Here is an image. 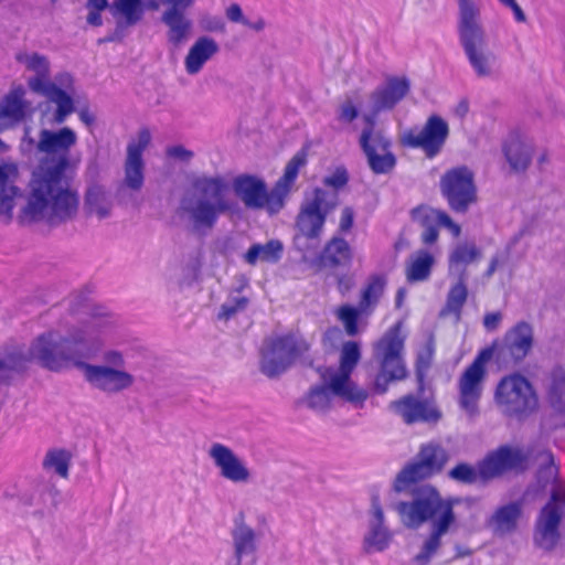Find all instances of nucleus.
Returning a JSON list of instances; mask_svg holds the SVG:
<instances>
[{
  "label": "nucleus",
  "mask_w": 565,
  "mask_h": 565,
  "mask_svg": "<svg viewBox=\"0 0 565 565\" xmlns=\"http://www.w3.org/2000/svg\"><path fill=\"white\" fill-rule=\"evenodd\" d=\"M76 141L75 131L68 127L40 131L38 151L55 157L43 160L32 174L28 202L22 210L31 222L58 226L77 215L79 195L65 174L70 166L68 152Z\"/></svg>",
  "instance_id": "1"
},
{
  "label": "nucleus",
  "mask_w": 565,
  "mask_h": 565,
  "mask_svg": "<svg viewBox=\"0 0 565 565\" xmlns=\"http://www.w3.org/2000/svg\"><path fill=\"white\" fill-rule=\"evenodd\" d=\"M116 324L114 315L96 307L89 317L78 324L70 326L65 331L51 329L33 339L28 349L17 345L11 351L21 358L23 373L30 362L60 373L68 369L79 370L84 361L93 360L104 347L103 335Z\"/></svg>",
  "instance_id": "2"
},
{
  "label": "nucleus",
  "mask_w": 565,
  "mask_h": 565,
  "mask_svg": "<svg viewBox=\"0 0 565 565\" xmlns=\"http://www.w3.org/2000/svg\"><path fill=\"white\" fill-rule=\"evenodd\" d=\"M460 501L461 499L457 497L444 498L433 486H423L414 491L411 501L395 504V511L406 527L416 530L430 522V533L415 556V561L420 565L430 562L441 546V537L456 524L454 508Z\"/></svg>",
  "instance_id": "3"
},
{
  "label": "nucleus",
  "mask_w": 565,
  "mask_h": 565,
  "mask_svg": "<svg viewBox=\"0 0 565 565\" xmlns=\"http://www.w3.org/2000/svg\"><path fill=\"white\" fill-rule=\"evenodd\" d=\"M230 182L222 174L193 175L175 214L192 232L205 234L216 226L222 215L236 212L237 203L230 198Z\"/></svg>",
  "instance_id": "4"
},
{
  "label": "nucleus",
  "mask_w": 565,
  "mask_h": 565,
  "mask_svg": "<svg viewBox=\"0 0 565 565\" xmlns=\"http://www.w3.org/2000/svg\"><path fill=\"white\" fill-rule=\"evenodd\" d=\"M458 35L465 55L478 77H490L494 74L497 56L489 49L480 10L472 0H458Z\"/></svg>",
  "instance_id": "5"
},
{
  "label": "nucleus",
  "mask_w": 565,
  "mask_h": 565,
  "mask_svg": "<svg viewBox=\"0 0 565 565\" xmlns=\"http://www.w3.org/2000/svg\"><path fill=\"white\" fill-rule=\"evenodd\" d=\"M527 456L519 448L501 446L488 454L476 466L468 462H459L451 468L447 476L450 480L461 484H487L489 481L500 478L505 472L523 469Z\"/></svg>",
  "instance_id": "6"
},
{
  "label": "nucleus",
  "mask_w": 565,
  "mask_h": 565,
  "mask_svg": "<svg viewBox=\"0 0 565 565\" xmlns=\"http://www.w3.org/2000/svg\"><path fill=\"white\" fill-rule=\"evenodd\" d=\"M402 322L390 327L385 333L373 344V360L379 365L374 379V391L377 394L387 392L391 383L407 377V367L404 360L405 338L401 334Z\"/></svg>",
  "instance_id": "7"
},
{
  "label": "nucleus",
  "mask_w": 565,
  "mask_h": 565,
  "mask_svg": "<svg viewBox=\"0 0 565 565\" xmlns=\"http://www.w3.org/2000/svg\"><path fill=\"white\" fill-rule=\"evenodd\" d=\"M309 350L310 343L297 333L265 340L260 349L259 371L269 379H276L298 360L303 365L313 366Z\"/></svg>",
  "instance_id": "8"
},
{
  "label": "nucleus",
  "mask_w": 565,
  "mask_h": 565,
  "mask_svg": "<svg viewBox=\"0 0 565 565\" xmlns=\"http://www.w3.org/2000/svg\"><path fill=\"white\" fill-rule=\"evenodd\" d=\"M15 58L19 63L24 64L28 70L36 74L34 77L29 79V87L31 90L46 97L50 103H54L56 105V110L51 120L52 124H63L67 116L75 110L74 102L64 89L47 81L50 72V63L47 58L39 53H18Z\"/></svg>",
  "instance_id": "9"
},
{
  "label": "nucleus",
  "mask_w": 565,
  "mask_h": 565,
  "mask_svg": "<svg viewBox=\"0 0 565 565\" xmlns=\"http://www.w3.org/2000/svg\"><path fill=\"white\" fill-rule=\"evenodd\" d=\"M448 460V451L439 444L422 445L414 460L397 473L393 483L394 491L403 492L414 483L439 475Z\"/></svg>",
  "instance_id": "10"
},
{
  "label": "nucleus",
  "mask_w": 565,
  "mask_h": 565,
  "mask_svg": "<svg viewBox=\"0 0 565 565\" xmlns=\"http://www.w3.org/2000/svg\"><path fill=\"white\" fill-rule=\"evenodd\" d=\"M494 399L501 412L509 417H524L537 407V396L529 380L521 374H511L498 383Z\"/></svg>",
  "instance_id": "11"
},
{
  "label": "nucleus",
  "mask_w": 565,
  "mask_h": 565,
  "mask_svg": "<svg viewBox=\"0 0 565 565\" xmlns=\"http://www.w3.org/2000/svg\"><path fill=\"white\" fill-rule=\"evenodd\" d=\"M495 345L482 349L458 379V405L471 418L479 415V403L487 377V363L493 358Z\"/></svg>",
  "instance_id": "12"
},
{
  "label": "nucleus",
  "mask_w": 565,
  "mask_h": 565,
  "mask_svg": "<svg viewBox=\"0 0 565 565\" xmlns=\"http://www.w3.org/2000/svg\"><path fill=\"white\" fill-rule=\"evenodd\" d=\"M439 189L449 209L455 213H467L478 201L475 172L465 164L446 170L440 177Z\"/></svg>",
  "instance_id": "13"
},
{
  "label": "nucleus",
  "mask_w": 565,
  "mask_h": 565,
  "mask_svg": "<svg viewBox=\"0 0 565 565\" xmlns=\"http://www.w3.org/2000/svg\"><path fill=\"white\" fill-rule=\"evenodd\" d=\"M361 360V348L355 341H347L340 351V365L338 371L326 369L322 377L330 375V387L334 396L347 402L363 403L367 398L364 390L359 388L351 380V374Z\"/></svg>",
  "instance_id": "14"
},
{
  "label": "nucleus",
  "mask_w": 565,
  "mask_h": 565,
  "mask_svg": "<svg viewBox=\"0 0 565 565\" xmlns=\"http://www.w3.org/2000/svg\"><path fill=\"white\" fill-rule=\"evenodd\" d=\"M338 206L337 193L316 188L312 198L301 204L296 217V228L307 239H319L327 216Z\"/></svg>",
  "instance_id": "15"
},
{
  "label": "nucleus",
  "mask_w": 565,
  "mask_h": 565,
  "mask_svg": "<svg viewBox=\"0 0 565 565\" xmlns=\"http://www.w3.org/2000/svg\"><path fill=\"white\" fill-rule=\"evenodd\" d=\"M232 189L246 210H266L269 215L278 214L285 206L274 196V186L268 190L264 179L255 174L242 173L232 181Z\"/></svg>",
  "instance_id": "16"
},
{
  "label": "nucleus",
  "mask_w": 565,
  "mask_h": 565,
  "mask_svg": "<svg viewBox=\"0 0 565 565\" xmlns=\"http://www.w3.org/2000/svg\"><path fill=\"white\" fill-rule=\"evenodd\" d=\"M449 136V126L440 116H430L425 125L404 132L401 143L404 147L422 149L427 158H435L443 150Z\"/></svg>",
  "instance_id": "17"
},
{
  "label": "nucleus",
  "mask_w": 565,
  "mask_h": 565,
  "mask_svg": "<svg viewBox=\"0 0 565 565\" xmlns=\"http://www.w3.org/2000/svg\"><path fill=\"white\" fill-rule=\"evenodd\" d=\"M359 146L374 174H390L397 164L392 139L383 131L360 134Z\"/></svg>",
  "instance_id": "18"
},
{
  "label": "nucleus",
  "mask_w": 565,
  "mask_h": 565,
  "mask_svg": "<svg viewBox=\"0 0 565 565\" xmlns=\"http://www.w3.org/2000/svg\"><path fill=\"white\" fill-rule=\"evenodd\" d=\"M79 371L93 388L107 395L119 394L129 390L135 383L132 374L110 365H97L84 361Z\"/></svg>",
  "instance_id": "19"
},
{
  "label": "nucleus",
  "mask_w": 565,
  "mask_h": 565,
  "mask_svg": "<svg viewBox=\"0 0 565 565\" xmlns=\"http://www.w3.org/2000/svg\"><path fill=\"white\" fill-rule=\"evenodd\" d=\"M533 344V327L526 321H519L504 333L500 343L495 341L491 345H495L498 358L519 364L529 355Z\"/></svg>",
  "instance_id": "20"
},
{
  "label": "nucleus",
  "mask_w": 565,
  "mask_h": 565,
  "mask_svg": "<svg viewBox=\"0 0 565 565\" xmlns=\"http://www.w3.org/2000/svg\"><path fill=\"white\" fill-rule=\"evenodd\" d=\"M151 141L149 129L142 128L138 131L137 140L127 145V154L124 163V184L131 191H140L145 183L143 151Z\"/></svg>",
  "instance_id": "21"
},
{
  "label": "nucleus",
  "mask_w": 565,
  "mask_h": 565,
  "mask_svg": "<svg viewBox=\"0 0 565 565\" xmlns=\"http://www.w3.org/2000/svg\"><path fill=\"white\" fill-rule=\"evenodd\" d=\"M110 13L116 19L113 32L99 39L98 43L121 42L130 26L139 23L145 14L143 0H114L109 6Z\"/></svg>",
  "instance_id": "22"
},
{
  "label": "nucleus",
  "mask_w": 565,
  "mask_h": 565,
  "mask_svg": "<svg viewBox=\"0 0 565 565\" xmlns=\"http://www.w3.org/2000/svg\"><path fill=\"white\" fill-rule=\"evenodd\" d=\"M195 0H161L162 4L169 8L162 13L161 21L167 25V39L173 46L178 47L186 41L192 22L185 15V10L189 9Z\"/></svg>",
  "instance_id": "23"
},
{
  "label": "nucleus",
  "mask_w": 565,
  "mask_h": 565,
  "mask_svg": "<svg viewBox=\"0 0 565 565\" xmlns=\"http://www.w3.org/2000/svg\"><path fill=\"white\" fill-rule=\"evenodd\" d=\"M390 408L402 417L403 422L412 425L418 422L437 423L443 414L437 406L428 399H419L413 394L405 395L390 404Z\"/></svg>",
  "instance_id": "24"
},
{
  "label": "nucleus",
  "mask_w": 565,
  "mask_h": 565,
  "mask_svg": "<svg viewBox=\"0 0 565 565\" xmlns=\"http://www.w3.org/2000/svg\"><path fill=\"white\" fill-rule=\"evenodd\" d=\"M209 456L224 479L234 483L249 482L252 478L249 469L230 447L214 443L209 449Z\"/></svg>",
  "instance_id": "25"
},
{
  "label": "nucleus",
  "mask_w": 565,
  "mask_h": 565,
  "mask_svg": "<svg viewBox=\"0 0 565 565\" xmlns=\"http://www.w3.org/2000/svg\"><path fill=\"white\" fill-rule=\"evenodd\" d=\"M411 90V83L406 77L390 76L384 85L377 86L370 95L374 104V113L392 110Z\"/></svg>",
  "instance_id": "26"
},
{
  "label": "nucleus",
  "mask_w": 565,
  "mask_h": 565,
  "mask_svg": "<svg viewBox=\"0 0 565 565\" xmlns=\"http://www.w3.org/2000/svg\"><path fill=\"white\" fill-rule=\"evenodd\" d=\"M561 520L559 508L547 502L542 509L535 526L534 541L540 548L551 551L555 547L559 540Z\"/></svg>",
  "instance_id": "27"
},
{
  "label": "nucleus",
  "mask_w": 565,
  "mask_h": 565,
  "mask_svg": "<svg viewBox=\"0 0 565 565\" xmlns=\"http://www.w3.org/2000/svg\"><path fill=\"white\" fill-rule=\"evenodd\" d=\"M561 520L559 508L547 502L542 509L535 526L534 541L540 548L551 551L555 547L559 540Z\"/></svg>",
  "instance_id": "28"
},
{
  "label": "nucleus",
  "mask_w": 565,
  "mask_h": 565,
  "mask_svg": "<svg viewBox=\"0 0 565 565\" xmlns=\"http://www.w3.org/2000/svg\"><path fill=\"white\" fill-rule=\"evenodd\" d=\"M234 558L230 565H242L245 556L254 555L257 551L258 535L256 531L246 523L244 512H238L233 520L231 529Z\"/></svg>",
  "instance_id": "29"
},
{
  "label": "nucleus",
  "mask_w": 565,
  "mask_h": 565,
  "mask_svg": "<svg viewBox=\"0 0 565 565\" xmlns=\"http://www.w3.org/2000/svg\"><path fill=\"white\" fill-rule=\"evenodd\" d=\"M372 516L370 531L364 537V551L367 554L385 551L393 536L388 529L384 526V513L376 498L372 500Z\"/></svg>",
  "instance_id": "30"
},
{
  "label": "nucleus",
  "mask_w": 565,
  "mask_h": 565,
  "mask_svg": "<svg viewBox=\"0 0 565 565\" xmlns=\"http://www.w3.org/2000/svg\"><path fill=\"white\" fill-rule=\"evenodd\" d=\"M503 154L515 173L525 172L532 162L533 146L511 135L503 145Z\"/></svg>",
  "instance_id": "31"
},
{
  "label": "nucleus",
  "mask_w": 565,
  "mask_h": 565,
  "mask_svg": "<svg viewBox=\"0 0 565 565\" xmlns=\"http://www.w3.org/2000/svg\"><path fill=\"white\" fill-rule=\"evenodd\" d=\"M218 51L220 46L213 38L200 36L190 47L184 60L188 74H198Z\"/></svg>",
  "instance_id": "32"
},
{
  "label": "nucleus",
  "mask_w": 565,
  "mask_h": 565,
  "mask_svg": "<svg viewBox=\"0 0 565 565\" xmlns=\"http://www.w3.org/2000/svg\"><path fill=\"white\" fill-rule=\"evenodd\" d=\"M84 210L87 215H96L99 220L110 216L113 199L104 185L92 183L84 195Z\"/></svg>",
  "instance_id": "33"
},
{
  "label": "nucleus",
  "mask_w": 565,
  "mask_h": 565,
  "mask_svg": "<svg viewBox=\"0 0 565 565\" xmlns=\"http://www.w3.org/2000/svg\"><path fill=\"white\" fill-rule=\"evenodd\" d=\"M307 163V152L298 151L286 164L282 177H280L274 185V196L280 202L286 199L298 177L299 170Z\"/></svg>",
  "instance_id": "34"
},
{
  "label": "nucleus",
  "mask_w": 565,
  "mask_h": 565,
  "mask_svg": "<svg viewBox=\"0 0 565 565\" xmlns=\"http://www.w3.org/2000/svg\"><path fill=\"white\" fill-rule=\"evenodd\" d=\"M319 258L324 266H345L352 260V249L344 238L333 236L324 245Z\"/></svg>",
  "instance_id": "35"
},
{
  "label": "nucleus",
  "mask_w": 565,
  "mask_h": 565,
  "mask_svg": "<svg viewBox=\"0 0 565 565\" xmlns=\"http://www.w3.org/2000/svg\"><path fill=\"white\" fill-rule=\"evenodd\" d=\"M467 271L462 268L459 273L458 281L452 285L447 294L445 307L440 311V316L454 315L456 320L461 318L462 307L468 298V289L466 286Z\"/></svg>",
  "instance_id": "36"
},
{
  "label": "nucleus",
  "mask_w": 565,
  "mask_h": 565,
  "mask_svg": "<svg viewBox=\"0 0 565 565\" xmlns=\"http://www.w3.org/2000/svg\"><path fill=\"white\" fill-rule=\"evenodd\" d=\"M412 218L417 222L423 232L420 239L425 245H433L439 237V225L435 216V209L427 206H417L412 210Z\"/></svg>",
  "instance_id": "37"
},
{
  "label": "nucleus",
  "mask_w": 565,
  "mask_h": 565,
  "mask_svg": "<svg viewBox=\"0 0 565 565\" xmlns=\"http://www.w3.org/2000/svg\"><path fill=\"white\" fill-rule=\"evenodd\" d=\"M282 250V243L271 239L266 244H253L245 253L244 259L248 265H255L258 260L274 264L281 258Z\"/></svg>",
  "instance_id": "38"
},
{
  "label": "nucleus",
  "mask_w": 565,
  "mask_h": 565,
  "mask_svg": "<svg viewBox=\"0 0 565 565\" xmlns=\"http://www.w3.org/2000/svg\"><path fill=\"white\" fill-rule=\"evenodd\" d=\"M21 88L12 89L0 104V118H9L12 122H21L26 117L28 104L23 99Z\"/></svg>",
  "instance_id": "39"
},
{
  "label": "nucleus",
  "mask_w": 565,
  "mask_h": 565,
  "mask_svg": "<svg viewBox=\"0 0 565 565\" xmlns=\"http://www.w3.org/2000/svg\"><path fill=\"white\" fill-rule=\"evenodd\" d=\"M435 264L434 256L426 249H418L406 267V278L409 282L427 280Z\"/></svg>",
  "instance_id": "40"
},
{
  "label": "nucleus",
  "mask_w": 565,
  "mask_h": 565,
  "mask_svg": "<svg viewBox=\"0 0 565 565\" xmlns=\"http://www.w3.org/2000/svg\"><path fill=\"white\" fill-rule=\"evenodd\" d=\"M547 397L553 409L565 413V369L557 366L552 370Z\"/></svg>",
  "instance_id": "41"
},
{
  "label": "nucleus",
  "mask_w": 565,
  "mask_h": 565,
  "mask_svg": "<svg viewBox=\"0 0 565 565\" xmlns=\"http://www.w3.org/2000/svg\"><path fill=\"white\" fill-rule=\"evenodd\" d=\"M385 286L386 279L384 276H371L362 290L359 309L366 311L369 308L375 307L384 292Z\"/></svg>",
  "instance_id": "42"
},
{
  "label": "nucleus",
  "mask_w": 565,
  "mask_h": 565,
  "mask_svg": "<svg viewBox=\"0 0 565 565\" xmlns=\"http://www.w3.org/2000/svg\"><path fill=\"white\" fill-rule=\"evenodd\" d=\"M522 513L520 502H511L500 507L492 515V523L499 531L510 532L515 529L519 518Z\"/></svg>",
  "instance_id": "43"
},
{
  "label": "nucleus",
  "mask_w": 565,
  "mask_h": 565,
  "mask_svg": "<svg viewBox=\"0 0 565 565\" xmlns=\"http://www.w3.org/2000/svg\"><path fill=\"white\" fill-rule=\"evenodd\" d=\"M19 188L13 184L4 166H0V212L11 218L14 207V198Z\"/></svg>",
  "instance_id": "44"
},
{
  "label": "nucleus",
  "mask_w": 565,
  "mask_h": 565,
  "mask_svg": "<svg viewBox=\"0 0 565 565\" xmlns=\"http://www.w3.org/2000/svg\"><path fill=\"white\" fill-rule=\"evenodd\" d=\"M542 462L536 471V482L540 489L544 490L547 486L555 482L558 478V467L555 465L554 456L550 450L540 452Z\"/></svg>",
  "instance_id": "45"
},
{
  "label": "nucleus",
  "mask_w": 565,
  "mask_h": 565,
  "mask_svg": "<svg viewBox=\"0 0 565 565\" xmlns=\"http://www.w3.org/2000/svg\"><path fill=\"white\" fill-rule=\"evenodd\" d=\"M481 257V252L475 244H458L448 258L449 270L460 265H468Z\"/></svg>",
  "instance_id": "46"
},
{
  "label": "nucleus",
  "mask_w": 565,
  "mask_h": 565,
  "mask_svg": "<svg viewBox=\"0 0 565 565\" xmlns=\"http://www.w3.org/2000/svg\"><path fill=\"white\" fill-rule=\"evenodd\" d=\"M332 390L330 381L324 385H317L310 388L307 394V405L316 412H327L330 408Z\"/></svg>",
  "instance_id": "47"
},
{
  "label": "nucleus",
  "mask_w": 565,
  "mask_h": 565,
  "mask_svg": "<svg viewBox=\"0 0 565 565\" xmlns=\"http://www.w3.org/2000/svg\"><path fill=\"white\" fill-rule=\"evenodd\" d=\"M435 353V341L433 337H430L424 348L418 352L416 362H415V375L419 388L422 390L424 386L426 373L431 365V361Z\"/></svg>",
  "instance_id": "48"
},
{
  "label": "nucleus",
  "mask_w": 565,
  "mask_h": 565,
  "mask_svg": "<svg viewBox=\"0 0 565 565\" xmlns=\"http://www.w3.org/2000/svg\"><path fill=\"white\" fill-rule=\"evenodd\" d=\"M71 462V455L64 449H53L47 451L43 466L46 469H53L58 476L66 478L68 476V468Z\"/></svg>",
  "instance_id": "49"
},
{
  "label": "nucleus",
  "mask_w": 565,
  "mask_h": 565,
  "mask_svg": "<svg viewBox=\"0 0 565 565\" xmlns=\"http://www.w3.org/2000/svg\"><path fill=\"white\" fill-rule=\"evenodd\" d=\"M23 361L13 355L11 348L0 356V386L9 384L15 374H21Z\"/></svg>",
  "instance_id": "50"
},
{
  "label": "nucleus",
  "mask_w": 565,
  "mask_h": 565,
  "mask_svg": "<svg viewBox=\"0 0 565 565\" xmlns=\"http://www.w3.org/2000/svg\"><path fill=\"white\" fill-rule=\"evenodd\" d=\"M225 15L228 21L233 23H239L247 26L256 32H260L265 29L266 22L262 17H258L255 21H249L243 13V10L238 3H232L227 7Z\"/></svg>",
  "instance_id": "51"
},
{
  "label": "nucleus",
  "mask_w": 565,
  "mask_h": 565,
  "mask_svg": "<svg viewBox=\"0 0 565 565\" xmlns=\"http://www.w3.org/2000/svg\"><path fill=\"white\" fill-rule=\"evenodd\" d=\"M337 316L342 321L345 332L353 337L358 333V319L359 310L350 305L341 306L338 309Z\"/></svg>",
  "instance_id": "52"
},
{
  "label": "nucleus",
  "mask_w": 565,
  "mask_h": 565,
  "mask_svg": "<svg viewBox=\"0 0 565 565\" xmlns=\"http://www.w3.org/2000/svg\"><path fill=\"white\" fill-rule=\"evenodd\" d=\"M248 305V298L246 297H234L224 302L217 313L220 320H230L238 311H243Z\"/></svg>",
  "instance_id": "53"
},
{
  "label": "nucleus",
  "mask_w": 565,
  "mask_h": 565,
  "mask_svg": "<svg viewBox=\"0 0 565 565\" xmlns=\"http://www.w3.org/2000/svg\"><path fill=\"white\" fill-rule=\"evenodd\" d=\"M109 6L107 0H88L86 3L88 10L87 23L93 26H100L103 24L100 12Z\"/></svg>",
  "instance_id": "54"
},
{
  "label": "nucleus",
  "mask_w": 565,
  "mask_h": 565,
  "mask_svg": "<svg viewBox=\"0 0 565 565\" xmlns=\"http://www.w3.org/2000/svg\"><path fill=\"white\" fill-rule=\"evenodd\" d=\"M349 182L348 170L344 167H338L330 175L324 177L323 184L339 190Z\"/></svg>",
  "instance_id": "55"
},
{
  "label": "nucleus",
  "mask_w": 565,
  "mask_h": 565,
  "mask_svg": "<svg viewBox=\"0 0 565 565\" xmlns=\"http://www.w3.org/2000/svg\"><path fill=\"white\" fill-rule=\"evenodd\" d=\"M166 154L169 158L177 159L184 163L190 162L194 157V152L192 150L186 149L182 145L168 147L166 149Z\"/></svg>",
  "instance_id": "56"
},
{
  "label": "nucleus",
  "mask_w": 565,
  "mask_h": 565,
  "mask_svg": "<svg viewBox=\"0 0 565 565\" xmlns=\"http://www.w3.org/2000/svg\"><path fill=\"white\" fill-rule=\"evenodd\" d=\"M435 216L437 218L439 227L444 226L448 228L455 237H458L460 235V225L454 222L452 218L445 211L435 210Z\"/></svg>",
  "instance_id": "57"
},
{
  "label": "nucleus",
  "mask_w": 565,
  "mask_h": 565,
  "mask_svg": "<svg viewBox=\"0 0 565 565\" xmlns=\"http://www.w3.org/2000/svg\"><path fill=\"white\" fill-rule=\"evenodd\" d=\"M359 116L358 108L351 100H345L339 109V119L344 122H352Z\"/></svg>",
  "instance_id": "58"
},
{
  "label": "nucleus",
  "mask_w": 565,
  "mask_h": 565,
  "mask_svg": "<svg viewBox=\"0 0 565 565\" xmlns=\"http://www.w3.org/2000/svg\"><path fill=\"white\" fill-rule=\"evenodd\" d=\"M354 223V211L351 206H345L340 216L339 232L348 233Z\"/></svg>",
  "instance_id": "59"
},
{
  "label": "nucleus",
  "mask_w": 565,
  "mask_h": 565,
  "mask_svg": "<svg viewBox=\"0 0 565 565\" xmlns=\"http://www.w3.org/2000/svg\"><path fill=\"white\" fill-rule=\"evenodd\" d=\"M104 360L107 363L106 365H110L113 367L121 369L125 365L124 355L117 350H109L105 352Z\"/></svg>",
  "instance_id": "60"
},
{
  "label": "nucleus",
  "mask_w": 565,
  "mask_h": 565,
  "mask_svg": "<svg viewBox=\"0 0 565 565\" xmlns=\"http://www.w3.org/2000/svg\"><path fill=\"white\" fill-rule=\"evenodd\" d=\"M501 320V312H488L483 317V327L489 332L495 331L499 328Z\"/></svg>",
  "instance_id": "61"
},
{
  "label": "nucleus",
  "mask_w": 565,
  "mask_h": 565,
  "mask_svg": "<svg viewBox=\"0 0 565 565\" xmlns=\"http://www.w3.org/2000/svg\"><path fill=\"white\" fill-rule=\"evenodd\" d=\"M502 6L512 10L514 19L519 23L526 22V15L515 0H498Z\"/></svg>",
  "instance_id": "62"
},
{
  "label": "nucleus",
  "mask_w": 565,
  "mask_h": 565,
  "mask_svg": "<svg viewBox=\"0 0 565 565\" xmlns=\"http://www.w3.org/2000/svg\"><path fill=\"white\" fill-rule=\"evenodd\" d=\"M379 114L374 113V104H371V113L365 114L363 116V121L365 122V127L362 129L361 134H364L366 131L370 132H380L383 131V129L376 128V117Z\"/></svg>",
  "instance_id": "63"
},
{
  "label": "nucleus",
  "mask_w": 565,
  "mask_h": 565,
  "mask_svg": "<svg viewBox=\"0 0 565 565\" xmlns=\"http://www.w3.org/2000/svg\"><path fill=\"white\" fill-rule=\"evenodd\" d=\"M78 117L81 121L88 127L95 122V116L89 111L87 107H84L78 110Z\"/></svg>",
  "instance_id": "64"
}]
</instances>
